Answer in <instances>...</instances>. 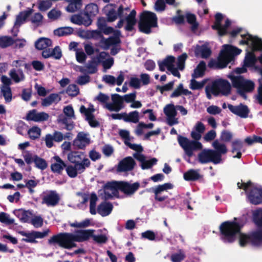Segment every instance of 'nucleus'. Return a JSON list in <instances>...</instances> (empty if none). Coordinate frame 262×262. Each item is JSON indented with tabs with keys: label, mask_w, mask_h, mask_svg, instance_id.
<instances>
[{
	"label": "nucleus",
	"mask_w": 262,
	"mask_h": 262,
	"mask_svg": "<svg viewBox=\"0 0 262 262\" xmlns=\"http://www.w3.org/2000/svg\"><path fill=\"white\" fill-rule=\"evenodd\" d=\"M244 223L240 219L234 217L233 221L223 222L220 226V237L225 243H232L239 235V244L241 247L248 244L258 246L262 244V228L251 231L248 233L241 232Z\"/></svg>",
	"instance_id": "obj_1"
},
{
	"label": "nucleus",
	"mask_w": 262,
	"mask_h": 262,
	"mask_svg": "<svg viewBox=\"0 0 262 262\" xmlns=\"http://www.w3.org/2000/svg\"><path fill=\"white\" fill-rule=\"evenodd\" d=\"M94 230H78L75 233H59L54 235L48 239V244L50 245H58L61 248L71 249L77 247L75 242H83L88 241L93 236Z\"/></svg>",
	"instance_id": "obj_2"
},
{
	"label": "nucleus",
	"mask_w": 262,
	"mask_h": 262,
	"mask_svg": "<svg viewBox=\"0 0 262 262\" xmlns=\"http://www.w3.org/2000/svg\"><path fill=\"white\" fill-rule=\"evenodd\" d=\"M201 134L195 130L191 133V137L194 140H189L187 138L179 135L178 141L181 147L184 149L186 154L191 157L193 156L194 150H201L203 145L199 140L201 138Z\"/></svg>",
	"instance_id": "obj_3"
},
{
	"label": "nucleus",
	"mask_w": 262,
	"mask_h": 262,
	"mask_svg": "<svg viewBox=\"0 0 262 262\" xmlns=\"http://www.w3.org/2000/svg\"><path fill=\"white\" fill-rule=\"evenodd\" d=\"M140 184L137 182L132 184L128 182H108L105 184V188L110 189L114 196L118 195V190H120L127 195H132L140 188Z\"/></svg>",
	"instance_id": "obj_4"
},
{
	"label": "nucleus",
	"mask_w": 262,
	"mask_h": 262,
	"mask_svg": "<svg viewBox=\"0 0 262 262\" xmlns=\"http://www.w3.org/2000/svg\"><path fill=\"white\" fill-rule=\"evenodd\" d=\"M231 81L233 88L236 89L237 92L240 96L246 99V93L252 92L255 88L254 82L244 78L243 76L230 75L228 76Z\"/></svg>",
	"instance_id": "obj_5"
},
{
	"label": "nucleus",
	"mask_w": 262,
	"mask_h": 262,
	"mask_svg": "<svg viewBox=\"0 0 262 262\" xmlns=\"http://www.w3.org/2000/svg\"><path fill=\"white\" fill-rule=\"evenodd\" d=\"M158 18L156 14L149 11H144L140 15L138 23L139 31L145 34L151 33V28L158 26Z\"/></svg>",
	"instance_id": "obj_6"
},
{
	"label": "nucleus",
	"mask_w": 262,
	"mask_h": 262,
	"mask_svg": "<svg viewBox=\"0 0 262 262\" xmlns=\"http://www.w3.org/2000/svg\"><path fill=\"white\" fill-rule=\"evenodd\" d=\"M212 95L214 96L219 95L228 96L231 93V85L226 79H218L214 80L211 84Z\"/></svg>",
	"instance_id": "obj_7"
},
{
	"label": "nucleus",
	"mask_w": 262,
	"mask_h": 262,
	"mask_svg": "<svg viewBox=\"0 0 262 262\" xmlns=\"http://www.w3.org/2000/svg\"><path fill=\"white\" fill-rule=\"evenodd\" d=\"M68 159L74 165L83 164L85 168L89 167L91 164L90 161L83 152L71 151L68 155Z\"/></svg>",
	"instance_id": "obj_8"
},
{
	"label": "nucleus",
	"mask_w": 262,
	"mask_h": 262,
	"mask_svg": "<svg viewBox=\"0 0 262 262\" xmlns=\"http://www.w3.org/2000/svg\"><path fill=\"white\" fill-rule=\"evenodd\" d=\"M199 162L201 164L211 162L214 164L221 163L211 149H204L198 155Z\"/></svg>",
	"instance_id": "obj_9"
},
{
	"label": "nucleus",
	"mask_w": 262,
	"mask_h": 262,
	"mask_svg": "<svg viewBox=\"0 0 262 262\" xmlns=\"http://www.w3.org/2000/svg\"><path fill=\"white\" fill-rule=\"evenodd\" d=\"M173 188V185L170 183H164L162 185H159L155 188H151L149 189H146V191L149 192L151 191L155 194V199L156 201L161 202L166 200L168 196H160L159 194L163 191L168 189H171Z\"/></svg>",
	"instance_id": "obj_10"
},
{
	"label": "nucleus",
	"mask_w": 262,
	"mask_h": 262,
	"mask_svg": "<svg viewBox=\"0 0 262 262\" xmlns=\"http://www.w3.org/2000/svg\"><path fill=\"white\" fill-rule=\"evenodd\" d=\"M120 35V32L117 31L114 36H110L107 38H105L104 36L100 40V43L101 47L105 50H107L109 49L110 47L112 46H117L121 43V40L119 36Z\"/></svg>",
	"instance_id": "obj_11"
},
{
	"label": "nucleus",
	"mask_w": 262,
	"mask_h": 262,
	"mask_svg": "<svg viewBox=\"0 0 262 262\" xmlns=\"http://www.w3.org/2000/svg\"><path fill=\"white\" fill-rule=\"evenodd\" d=\"M136 163L131 157H127L122 159L118 163L117 168L118 172H127L134 169Z\"/></svg>",
	"instance_id": "obj_12"
},
{
	"label": "nucleus",
	"mask_w": 262,
	"mask_h": 262,
	"mask_svg": "<svg viewBox=\"0 0 262 262\" xmlns=\"http://www.w3.org/2000/svg\"><path fill=\"white\" fill-rule=\"evenodd\" d=\"M94 111L93 107L86 108L84 105H81L80 107V112L85 116V120L89 125L92 127H97L100 125V123L95 119V116L93 114Z\"/></svg>",
	"instance_id": "obj_13"
},
{
	"label": "nucleus",
	"mask_w": 262,
	"mask_h": 262,
	"mask_svg": "<svg viewBox=\"0 0 262 262\" xmlns=\"http://www.w3.org/2000/svg\"><path fill=\"white\" fill-rule=\"evenodd\" d=\"M247 196L250 203L258 205L262 203V188L252 187L247 192Z\"/></svg>",
	"instance_id": "obj_14"
},
{
	"label": "nucleus",
	"mask_w": 262,
	"mask_h": 262,
	"mask_svg": "<svg viewBox=\"0 0 262 262\" xmlns=\"http://www.w3.org/2000/svg\"><path fill=\"white\" fill-rule=\"evenodd\" d=\"M229 110L234 114L242 118H246L248 117L250 110L248 107L245 104L240 103L238 105L228 104Z\"/></svg>",
	"instance_id": "obj_15"
},
{
	"label": "nucleus",
	"mask_w": 262,
	"mask_h": 262,
	"mask_svg": "<svg viewBox=\"0 0 262 262\" xmlns=\"http://www.w3.org/2000/svg\"><path fill=\"white\" fill-rule=\"evenodd\" d=\"M60 197L58 194L54 190H51L45 195L42 199V204H46L48 206H55L59 202Z\"/></svg>",
	"instance_id": "obj_16"
},
{
	"label": "nucleus",
	"mask_w": 262,
	"mask_h": 262,
	"mask_svg": "<svg viewBox=\"0 0 262 262\" xmlns=\"http://www.w3.org/2000/svg\"><path fill=\"white\" fill-rule=\"evenodd\" d=\"M212 146L214 149H213V151L221 163H222V155L226 154L228 152L226 144L220 143L218 140H215L213 142Z\"/></svg>",
	"instance_id": "obj_17"
},
{
	"label": "nucleus",
	"mask_w": 262,
	"mask_h": 262,
	"mask_svg": "<svg viewBox=\"0 0 262 262\" xmlns=\"http://www.w3.org/2000/svg\"><path fill=\"white\" fill-rule=\"evenodd\" d=\"M65 168L68 176L71 178H75L77 176L78 173H81L85 170V168L83 164H77L74 166L70 165L67 166Z\"/></svg>",
	"instance_id": "obj_18"
},
{
	"label": "nucleus",
	"mask_w": 262,
	"mask_h": 262,
	"mask_svg": "<svg viewBox=\"0 0 262 262\" xmlns=\"http://www.w3.org/2000/svg\"><path fill=\"white\" fill-rule=\"evenodd\" d=\"M113 208V206L111 202L104 201L98 206L97 212L102 216H106L111 213Z\"/></svg>",
	"instance_id": "obj_19"
},
{
	"label": "nucleus",
	"mask_w": 262,
	"mask_h": 262,
	"mask_svg": "<svg viewBox=\"0 0 262 262\" xmlns=\"http://www.w3.org/2000/svg\"><path fill=\"white\" fill-rule=\"evenodd\" d=\"M54 159L55 160V162L51 164V170L54 173L61 174L64 168L67 166V165L58 156H54Z\"/></svg>",
	"instance_id": "obj_20"
},
{
	"label": "nucleus",
	"mask_w": 262,
	"mask_h": 262,
	"mask_svg": "<svg viewBox=\"0 0 262 262\" xmlns=\"http://www.w3.org/2000/svg\"><path fill=\"white\" fill-rule=\"evenodd\" d=\"M136 11L132 10L129 15L125 17L126 25L125 27V30L131 32L134 29V26L136 24L137 20L136 18Z\"/></svg>",
	"instance_id": "obj_21"
},
{
	"label": "nucleus",
	"mask_w": 262,
	"mask_h": 262,
	"mask_svg": "<svg viewBox=\"0 0 262 262\" xmlns=\"http://www.w3.org/2000/svg\"><path fill=\"white\" fill-rule=\"evenodd\" d=\"M14 214L19 219L22 223L29 222L31 217L32 216V212L30 210H25L23 209L16 210Z\"/></svg>",
	"instance_id": "obj_22"
},
{
	"label": "nucleus",
	"mask_w": 262,
	"mask_h": 262,
	"mask_svg": "<svg viewBox=\"0 0 262 262\" xmlns=\"http://www.w3.org/2000/svg\"><path fill=\"white\" fill-rule=\"evenodd\" d=\"M232 60V57L227 55L224 50H222L217 59L218 69H221L227 67V64Z\"/></svg>",
	"instance_id": "obj_23"
},
{
	"label": "nucleus",
	"mask_w": 262,
	"mask_h": 262,
	"mask_svg": "<svg viewBox=\"0 0 262 262\" xmlns=\"http://www.w3.org/2000/svg\"><path fill=\"white\" fill-rule=\"evenodd\" d=\"M52 40L46 37H40L35 42V47L39 50L47 49L52 46Z\"/></svg>",
	"instance_id": "obj_24"
},
{
	"label": "nucleus",
	"mask_w": 262,
	"mask_h": 262,
	"mask_svg": "<svg viewBox=\"0 0 262 262\" xmlns=\"http://www.w3.org/2000/svg\"><path fill=\"white\" fill-rule=\"evenodd\" d=\"M71 21L73 23L77 25H82L85 26H90L92 22L91 19H89V17L86 19L85 17H83L80 15H74L71 18Z\"/></svg>",
	"instance_id": "obj_25"
},
{
	"label": "nucleus",
	"mask_w": 262,
	"mask_h": 262,
	"mask_svg": "<svg viewBox=\"0 0 262 262\" xmlns=\"http://www.w3.org/2000/svg\"><path fill=\"white\" fill-rule=\"evenodd\" d=\"M192 94L191 91L184 88L183 83H180L174 91L170 94L171 98L178 97L182 95L187 96Z\"/></svg>",
	"instance_id": "obj_26"
},
{
	"label": "nucleus",
	"mask_w": 262,
	"mask_h": 262,
	"mask_svg": "<svg viewBox=\"0 0 262 262\" xmlns=\"http://www.w3.org/2000/svg\"><path fill=\"white\" fill-rule=\"evenodd\" d=\"M99 12L98 7L95 4H90L86 6L84 12V15L87 19H91L92 16H95Z\"/></svg>",
	"instance_id": "obj_27"
},
{
	"label": "nucleus",
	"mask_w": 262,
	"mask_h": 262,
	"mask_svg": "<svg viewBox=\"0 0 262 262\" xmlns=\"http://www.w3.org/2000/svg\"><path fill=\"white\" fill-rule=\"evenodd\" d=\"M201 178V174L193 169H189L184 173V179L187 181H195Z\"/></svg>",
	"instance_id": "obj_28"
},
{
	"label": "nucleus",
	"mask_w": 262,
	"mask_h": 262,
	"mask_svg": "<svg viewBox=\"0 0 262 262\" xmlns=\"http://www.w3.org/2000/svg\"><path fill=\"white\" fill-rule=\"evenodd\" d=\"M139 113L137 111L130 112L128 114L125 113L124 122L137 123L139 122Z\"/></svg>",
	"instance_id": "obj_29"
},
{
	"label": "nucleus",
	"mask_w": 262,
	"mask_h": 262,
	"mask_svg": "<svg viewBox=\"0 0 262 262\" xmlns=\"http://www.w3.org/2000/svg\"><path fill=\"white\" fill-rule=\"evenodd\" d=\"M56 100L57 102L60 100L59 95L56 93H52L46 98L42 99L41 105L43 106H49Z\"/></svg>",
	"instance_id": "obj_30"
},
{
	"label": "nucleus",
	"mask_w": 262,
	"mask_h": 262,
	"mask_svg": "<svg viewBox=\"0 0 262 262\" xmlns=\"http://www.w3.org/2000/svg\"><path fill=\"white\" fill-rule=\"evenodd\" d=\"M18 73H17L15 69H11L9 72V76L15 82L18 83L25 79V75L21 70H18Z\"/></svg>",
	"instance_id": "obj_31"
},
{
	"label": "nucleus",
	"mask_w": 262,
	"mask_h": 262,
	"mask_svg": "<svg viewBox=\"0 0 262 262\" xmlns=\"http://www.w3.org/2000/svg\"><path fill=\"white\" fill-rule=\"evenodd\" d=\"M252 221L256 227L262 228V209H257L253 211Z\"/></svg>",
	"instance_id": "obj_32"
},
{
	"label": "nucleus",
	"mask_w": 262,
	"mask_h": 262,
	"mask_svg": "<svg viewBox=\"0 0 262 262\" xmlns=\"http://www.w3.org/2000/svg\"><path fill=\"white\" fill-rule=\"evenodd\" d=\"M206 63L204 61H201L197 66L194 70V73L192 74L193 78L202 77L206 70Z\"/></svg>",
	"instance_id": "obj_33"
},
{
	"label": "nucleus",
	"mask_w": 262,
	"mask_h": 262,
	"mask_svg": "<svg viewBox=\"0 0 262 262\" xmlns=\"http://www.w3.org/2000/svg\"><path fill=\"white\" fill-rule=\"evenodd\" d=\"M73 29L70 27H61L55 29L54 31L55 35L60 37L70 35L73 32Z\"/></svg>",
	"instance_id": "obj_34"
},
{
	"label": "nucleus",
	"mask_w": 262,
	"mask_h": 262,
	"mask_svg": "<svg viewBox=\"0 0 262 262\" xmlns=\"http://www.w3.org/2000/svg\"><path fill=\"white\" fill-rule=\"evenodd\" d=\"M187 22L191 25V30L195 31L198 27L199 24L196 21V16L192 13L188 12L185 15Z\"/></svg>",
	"instance_id": "obj_35"
},
{
	"label": "nucleus",
	"mask_w": 262,
	"mask_h": 262,
	"mask_svg": "<svg viewBox=\"0 0 262 262\" xmlns=\"http://www.w3.org/2000/svg\"><path fill=\"white\" fill-rule=\"evenodd\" d=\"M31 13L32 10L20 12L19 14L16 16L14 26H20L23 23V21H25L29 17Z\"/></svg>",
	"instance_id": "obj_36"
},
{
	"label": "nucleus",
	"mask_w": 262,
	"mask_h": 262,
	"mask_svg": "<svg viewBox=\"0 0 262 262\" xmlns=\"http://www.w3.org/2000/svg\"><path fill=\"white\" fill-rule=\"evenodd\" d=\"M224 51L225 52V53L227 54V55L231 56L232 58H233L234 55H239L242 52L241 49L231 45H224Z\"/></svg>",
	"instance_id": "obj_37"
},
{
	"label": "nucleus",
	"mask_w": 262,
	"mask_h": 262,
	"mask_svg": "<svg viewBox=\"0 0 262 262\" xmlns=\"http://www.w3.org/2000/svg\"><path fill=\"white\" fill-rule=\"evenodd\" d=\"M19 234L22 236H26V238H23L21 239L22 241H24L27 243H37V241L35 239L34 231L31 232H26L25 231H20Z\"/></svg>",
	"instance_id": "obj_38"
},
{
	"label": "nucleus",
	"mask_w": 262,
	"mask_h": 262,
	"mask_svg": "<svg viewBox=\"0 0 262 262\" xmlns=\"http://www.w3.org/2000/svg\"><path fill=\"white\" fill-rule=\"evenodd\" d=\"M241 37L244 39L239 41L240 45H249V42H251L252 50H253V41L255 39V36H253L252 35L247 33L246 34H241Z\"/></svg>",
	"instance_id": "obj_39"
},
{
	"label": "nucleus",
	"mask_w": 262,
	"mask_h": 262,
	"mask_svg": "<svg viewBox=\"0 0 262 262\" xmlns=\"http://www.w3.org/2000/svg\"><path fill=\"white\" fill-rule=\"evenodd\" d=\"M40 134L41 129L37 126H33L28 131V134L32 140H35L39 138L40 136Z\"/></svg>",
	"instance_id": "obj_40"
},
{
	"label": "nucleus",
	"mask_w": 262,
	"mask_h": 262,
	"mask_svg": "<svg viewBox=\"0 0 262 262\" xmlns=\"http://www.w3.org/2000/svg\"><path fill=\"white\" fill-rule=\"evenodd\" d=\"M1 93L6 103H9L12 100V93L11 88H1Z\"/></svg>",
	"instance_id": "obj_41"
},
{
	"label": "nucleus",
	"mask_w": 262,
	"mask_h": 262,
	"mask_svg": "<svg viewBox=\"0 0 262 262\" xmlns=\"http://www.w3.org/2000/svg\"><path fill=\"white\" fill-rule=\"evenodd\" d=\"M15 41L10 36H2L0 37V47L5 48L14 44Z\"/></svg>",
	"instance_id": "obj_42"
},
{
	"label": "nucleus",
	"mask_w": 262,
	"mask_h": 262,
	"mask_svg": "<svg viewBox=\"0 0 262 262\" xmlns=\"http://www.w3.org/2000/svg\"><path fill=\"white\" fill-rule=\"evenodd\" d=\"M164 113L167 117V118L176 117L177 112L173 104H167L164 108Z\"/></svg>",
	"instance_id": "obj_43"
},
{
	"label": "nucleus",
	"mask_w": 262,
	"mask_h": 262,
	"mask_svg": "<svg viewBox=\"0 0 262 262\" xmlns=\"http://www.w3.org/2000/svg\"><path fill=\"white\" fill-rule=\"evenodd\" d=\"M34 162L35 166L41 170L45 169L48 166L46 161L36 155H34Z\"/></svg>",
	"instance_id": "obj_44"
},
{
	"label": "nucleus",
	"mask_w": 262,
	"mask_h": 262,
	"mask_svg": "<svg viewBox=\"0 0 262 262\" xmlns=\"http://www.w3.org/2000/svg\"><path fill=\"white\" fill-rule=\"evenodd\" d=\"M231 24V21L229 19H227L223 26L221 24L220 29H216L218 35L222 37L228 34V32L227 31V29L230 27Z\"/></svg>",
	"instance_id": "obj_45"
},
{
	"label": "nucleus",
	"mask_w": 262,
	"mask_h": 262,
	"mask_svg": "<svg viewBox=\"0 0 262 262\" xmlns=\"http://www.w3.org/2000/svg\"><path fill=\"white\" fill-rule=\"evenodd\" d=\"M186 257L184 252L180 249L178 253L172 254L170 256V259L172 262H181Z\"/></svg>",
	"instance_id": "obj_46"
},
{
	"label": "nucleus",
	"mask_w": 262,
	"mask_h": 262,
	"mask_svg": "<svg viewBox=\"0 0 262 262\" xmlns=\"http://www.w3.org/2000/svg\"><path fill=\"white\" fill-rule=\"evenodd\" d=\"M244 142L239 139H236L231 142V152L234 153L236 151L242 150Z\"/></svg>",
	"instance_id": "obj_47"
},
{
	"label": "nucleus",
	"mask_w": 262,
	"mask_h": 262,
	"mask_svg": "<svg viewBox=\"0 0 262 262\" xmlns=\"http://www.w3.org/2000/svg\"><path fill=\"white\" fill-rule=\"evenodd\" d=\"M233 138L232 133L228 130H223L222 131L220 137V140L222 142H229Z\"/></svg>",
	"instance_id": "obj_48"
},
{
	"label": "nucleus",
	"mask_w": 262,
	"mask_h": 262,
	"mask_svg": "<svg viewBox=\"0 0 262 262\" xmlns=\"http://www.w3.org/2000/svg\"><path fill=\"white\" fill-rule=\"evenodd\" d=\"M113 103H115L117 106L122 109L124 107L123 97L118 94H112L111 96Z\"/></svg>",
	"instance_id": "obj_49"
},
{
	"label": "nucleus",
	"mask_w": 262,
	"mask_h": 262,
	"mask_svg": "<svg viewBox=\"0 0 262 262\" xmlns=\"http://www.w3.org/2000/svg\"><path fill=\"white\" fill-rule=\"evenodd\" d=\"M205 82V80L199 82L193 78L190 80L189 88L192 90H201L204 87Z\"/></svg>",
	"instance_id": "obj_50"
},
{
	"label": "nucleus",
	"mask_w": 262,
	"mask_h": 262,
	"mask_svg": "<svg viewBox=\"0 0 262 262\" xmlns=\"http://www.w3.org/2000/svg\"><path fill=\"white\" fill-rule=\"evenodd\" d=\"M66 92L69 96H76L79 93V89L75 84H71L68 85Z\"/></svg>",
	"instance_id": "obj_51"
},
{
	"label": "nucleus",
	"mask_w": 262,
	"mask_h": 262,
	"mask_svg": "<svg viewBox=\"0 0 262 262\" xmlns=\"http://www.w3.org/2000/svg\"><path fill=\"white\" fill-rule=\"evenodd\" d=\"M158 160L156 158H152L149 160H145L144 162L141 164V167L142 169H147L152 167V166L156 165Z\"/></svg>",
	"instance_id": "obj_52"
},
{
	"label": "nucleus",
	"mask_w": 262,
	"mask_h": 262,
	"mask_svg": "<svg viewBox=\"0 0 262 262\" xmlns=\"http://www.w3.org/2000/svg\"><path fill=\"white\" fill-rule=\"evenodd\" d=\"M187 57L186 53H183L178 57L177 67L179 70L183 71L184 69L185 61Z\"/></svg>",
	"instance_id": "obj_53"
},
{
	"label": "nucleus",
	"mask_w": 262,
	"mask_h": 262,
	"mask_svg": "<svg viewBox=\"0 0 262 262\" xmlns=\"http://www.w3.org/2000/svg\"><path fill=\"white\" fill-rule=\"evenodd\" d=\"M97 63L94 59L89 61V62L86 66V68L89 70L88 73L90 74L96 73L97 71Z\"/></svg>",
	"instance_id": "obj_54"
},
{
	"label": "nucleus",
	"mask_w": 262,
	"mask_h": 262,
	"mask_svg": "<svg viewBox=\"0 0 262 262\" xmlns=\"http://www.w3.org/2000/svg\"><path fill=\"white\" fill-rule=\"evenodd\" d=\"M174 82V81H171L163 86L159 85H157L156 89L159 90L160 93L162 94L164 91H169L171 90L173 88Z\"/></svg>",
	"instance_id": "obj_55"
},
{
	"label": "nucleus",
	"mask_w": 262,
	"mask_h": 262,
	"mask_svg": "<svg viewBox=\"0 0 262 262\" xmlns=\"http://www.w3.org/2000/svg\"><path fill=\"white\" fill-rule=\"evenodd\" d=\"M0 222L7 225H11L14 223V220L10 219L9 215L2 212L0 213Z\"/></svg>",
	"instance_id": "obj_56"
},
{
	"label": "nucleus",
	"mask_w": 262,
	"mask_h": 262,
	"mask_svg": "<svg viewBox=\"0 0 262 262\" xmlns=\"http://www.w3.org/2000/svg\"><path fill=\"white\" fill-rule=\"evenodd\" d=\"M198 51L201 53V57L203 58H208L211 54V50L210 49L205 46H201Z\"/></svg>",
	"instance_id": "obj_57"
},
{
	"label": "nucleus",
	"mask_w": 262,
	"mask_h": 262,
	"mask_svg": "<svg viewBox=\"0 0 262 262\" xmlns=\"http://www.w3.org/2000/svg\"><path fill=\"white\" fill-rule=\"evenodd\" d=\"M223 16L221 13H217L215 15V22L212 26V29L214 30L220 29Z\"/></svg>",
	"instance_id": "obj_58"
},
{
	"label": "nucleus",
	"mask_w": 262,
	"mask_h": 262,
	"mask_svg": "<svg viewBox=\"0 0 262 262\" xmlns=\"http://www.w3.org/2000/svg\"><path fill=\"white\" fill-rule=\"evenodd\" d=\"M52 3L49 1H40L38 3V9L41 11H46L52 6Z\"/></svg>",
	"instance_id": "obj_59"
},
{
	"label": "nucleus",
	"mask_w": 262,
	"mask_h": 262,
	"mask_svg": "<svg viewBox=\"0 0 262 262\" xmlns=\"http://www.w3.org/2000/svg\"><path fill=\"white\" fill-rule=\"evenodd\" d=\"M181 10H178L177 11V15L173 17L172 20L177 25H182L185 23V16L181 15Z\"/></svg>",
	"instance_id": "obj_60"
},
{
	"label": "nucleus",
	"mask_w": 262,
	"mask_h": 262,
	"mask_svg": "<svg viewBox=\"0 0 262 262\" xmlns=\"http://www.w3.org/2000/svg\"><path fill=\"white\" fill-rule=\"evenodd\" d=\"M174 61L175 58L173 56H168L162 60L163 64L166 66L167 70H169V69L174 66L173 63Z\"/></svg>",
	"instance_id": "obj_61"
},
{
	"label": "nucleus",
	"mask_w": 262,
	"mask_h": 262,
	"mask_svg": "<svg viewBox=\"0 0 262 262\" xmlns=\"http://www.w3.org/2000/svg\"><path fill=\"white\" fill-rule=\"evenodd\" d=\"M129 85L135 89H139L141 87V81L137 77H133L130 78Z\"/></svg>",
	"instance_id": "obj_62"
},
{
	"label": "nucleus",
	"mask_w": 262,
	"mask_h": 262,
	"mask_svg": "<svg viewBox=\"0 0 262 262\" xmlns=\"http://www.w3.org/2000/svg\"><path fill=\"white\" fill-rule=\"evenodd\" d=\"M43 222V219L40 216H35L31 221V224L36 228L42 226Z\"/></svg>",
	"instance_id": "obj_63"
},
{
	"label": "nucleus",
	"mask_w": 262,
	"mask_h": 262,
	"mask_svg": "<svg viewBox=\"0 0 262 262\" xmlns=\"http://www.w3.org/2000/svg\"><path fill=\"white\" fill-rule=\"evenodd\" d=\"M262 51V39L255 36L253 41V51Z\"/></svg>",
	"instance_id": "obj_64"
}]
</instances>
